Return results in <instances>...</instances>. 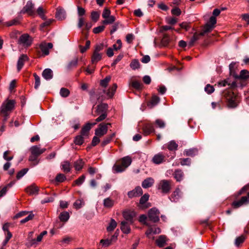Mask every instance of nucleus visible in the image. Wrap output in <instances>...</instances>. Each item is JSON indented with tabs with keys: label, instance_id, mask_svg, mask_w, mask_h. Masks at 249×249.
<instances>
[{
	"label": "nucleus",
	"instance_id": "1",
	"mask_svg": "<svg viewBox=\"0 0 249 249\" xmlns=\"http://www.w3.org/2000/svg\"><path fill=\"white\" fill-rule=\"evenodd\" d=\"M107 109L108 105L105 103L101 104L97 106L95 114L93 115L94 116H99L95 120L96 122H101L107 117Z\"/></svg>",
	"mask_w": 249,
	"mask_h": 249
},
{
	"label": "nucleus",
	"instance_id": "2",
	"mask_svg": "<svg viewBox=\"0 0 249 249\" xmlns=\"http://www.w3.org/2000/svg\"><path fill=\"white\" fill-rule=\"evenodd\" d=\"M223 96L226 99L227 106L230 108L236 107L238 105L237 96L234 92L230 90H226L223 93Z\"/></svg>",
	"mask_w": 249,
	"mask_h": 249
},
{
	"label": "nucleus",
	"instance_id": "3",
	"mask_svg": "<svg viewBox=\"0 0 249 249\" xmlns=\"http://www.w3.org/2000/svg\"><path fill=\"white\" fill-rule=\"evenodd\" d=\"M172 181L171 180L162 179L158 183L157 189L164 194H169L172 189Z\"/></svg>",
	"mask_w": 249,
	"mask_h": 249
},
{
	"label": "nucleus",
	"instance_id": "4",
	"mask_svg": "<svg viewBox=\"0 0 249 249\" xmlns=\"http://www.w3.org/2000/svg\"><path fill=\"white\" fill-rule=\"evenodd\" d=\"M16 102L14 100H6L0 107V113H9L14 108Z\"/></svg>",
	"mask_w": 249,
	"mask_h": 249
},
{
	"label": "nucleus",
	"instance_id": "5",
	"mask_svg": "<svg viewBox=\"0 0 249 249\" xmlns=\"http://www.w3.org/2000/svg\"><path fill=\"white\" fill-rule=\"evenodd\" d=\"M117 88V84L114 83L113 84L112 86L108 89V90L107 92H106V90L105 89L101 90L100 89H98L97 99H99L101 97H102L103 93H106L107 95L108 98H112L114 94H115Z\"/></svg>",
	"mask_w": 249,
	"mask_h": 249
},
{
	"label": "nucleus",
	"instance_id": "6",
	"mask_svg": "<svg viewBox=\"0 0 249 249\" xmlns=\"http://www.w3.org/2000/svg\"><path fill=\"white\" fill-rule=\"evenodd\" d=\"M20 13L23 14H27L31 16L35 15L34 4L31 1H28Z\"/></svg>",
	"mask_w": 249,
	"mask_h": 249
},
{
	"label": "nucleus",
	"instance_id": "7",
	"mask_svg": "<svg viewBox=\"0 0 249 249\" xmlns=\"http://www.w3.org/2000/svg\"><path fill=\"white\" fill-rule=\"evenodd\" d=\"M160 212L156 208H152L148 211V219L149 220L156 223L159 221Z\"/></svg>",
	"mask_w": 249,
	"mask_h": 249
},
{
	"label": "nucleus",
	"instance_id": "8",
	"mask_svg": "<svg viewBox=\"0 0 249 249\" xmlns=\"http://www.w3.org/2000/svg\"><path fill=\"white\" fill-rule=\"evenodd\" d=\"M32 43V38L28 34L22 35L18 40V44L22 45L24 47H29Z\"/></svg>",
	"mask_w": 249,
	"mask_h": 249
},
{
	"label": "nucleus",
	"instance_id": "9",
	"mask_svg": "<svg viewBox=\"0 0 249 249\" xmlns=\"http://www.w3.org/2000/svg\"><path fill=\"white\" fill-rule=\"evenodd\" d=\"M149 198V195L148 194H145L141 197L139 203L137 205L138 207L141 209H145L150 207V204L147 202Z\"/></svg>",
	"mask_w": 249,
	"mask_h": 249
},
{
	"label": "nucleus",
	"instance_id": "10",
	"mask_svg": "<svg viewBox=\"0 0 249 249\" xmlns=\"http://www.w3.org/2000/svg\"><path fill=\"white\" fill-rule=\"evenodd\" d=\"M108 124H110V123L100 124L99 125V127L95 129V135L101 137L105 135L107 132Z\"/></svg>",
	"mask_w": 249,
	"mask_h": 249
},
{
	"label": "nucleus",
	"instance_id": "11",
	"mask_svg": "<svg viewBox=\"0 0 249 249\" xmlns=\"http://www.w3.org/2000/svg\"><path fill=\"white\" fill-rule=\"evenodd\" d=\"M249 202V192L247 194V196H242L238 201H233L231 205L234 209H237L244 204Z\"/></svg>",
	"mask_w": 249,
	"mask_h": 249
},
{
	"label": "nucleus",
	"instance_id": "12",
	"mask_svg": "<svg viewBox=\"0 0 249 249\" xmlns=\"http://www.w3.org/2000/svg\"><path fill=\"white\" fill-rule=\"evenodd\" d=\"M123 215L125 219V221L129 222V223H133V218L135 216L136 214L134 211L126 210L123 212Z\"/></svg>",
	"mask_w": 249,
	"mask_h": 249
},
{
	"label": "nucleus",
	"instance_id": "13",
	"mask_svg": "<svg viewBox=\"0 0 249 249\" xmlns=\"http://www.w3.org/2000/svg\"><path fill=\"white\" fill-rule=\"evenodd\" d=\"M53 47V44L52 43L42 42L40 45L39 48L42 53L45 55L49 54V49H52Z\"/></svg>",
	"mask_w": 249,
	"mask_h": 249
},
{
	"label": "nucleus",
	"instance_id": "14",
	"mask_svg": "<svg viewBox=\"0 0 249 249\" xmlns=\"http://www.w3.org/2000/svg\"><path fill=\"white\" fill-rule=\"evenodd\" d=\"M142 194V190L140 186L136 187L134 190L129 191L127 193L129 198L139 196Z\"/></svg>",
	"mask_w": 249,
	"mask_h": 249
},
{
	"label": "nucleus",
	"instance_id": "15",
	"mask_svg": "<svg viewBox=\"0 0 249 249\" xmlns=\"http://www.w3.org/2000/svg\"><path fill=\"white\" fill-rule=\"evenodd\" d=\"M28 60V57L26 54H21L18 58L17 62V70L19 71L23 67L24 63Z\"/></svg>",
	"mask_w": 249,
	"mask_h": 249
},
{
	"label": "nucleus",
	"instance_id": "16",
	"mask_svg": "<svg viewBox=\"0 0 249 249\" xmlns=\"http://www.w3.org/2000/svg\"><path fill=\"white\" fill-rule=\"evenodd\" d=\"M133 223H129L128 222L123 221L121 223L120 229L122 232L124 234H128L131 231L130 225Z\"/></svg>",
	"mask_w": 249,
	"mask_h": 249
},
{
	"label": "nucleus",
	"instance_id": "17",
	"mask_svg": "<svg viewBox=\"0 0 249 249\" xmlns=\"http://www.w3.org/2000/svg\"><path fill=\"white\" fill-rule=\"evenodd\" d=\"M97 122L94 123H87L85 125L83 126L81 130V134L83 136H88L89 133L92 126H93L96 124Z\"/></svg>",
	"mask_w": 249,
	"mask_h": 249
},
{
	"label": "nucleus",
	"instance_id": "18",
	"mask_svg": "<svg viewBox=\"0 0 249 249\" xmlns=\"http://www.w3.org/2000/svg\"><path fill=\"white\" fill-rule=\"evenodd\" d=\"M30 150L31 154H33V155H35L38 157L46 151V149H41L38 147V146L34 145L30 148Z\"/></svg>",
	"mask_w": 249,
	"mask_h": 249
},
{
	"label": "nucleus",
	"instance_id": "19",
	"mask_svg": "<svg viewBox=\"0 0 249 249\" xmlns=\"http://www.w3.org/2000/svg\"><path fill=\"white\" fill-rule=\"evenodd\" d=\"M165 158L164 155L162 153H159L153 157L152 161L156 164H159L165 161Z\"/></svg>",
	"mask_w": 249,
	"mask_h": 249
},
{
	"label": "nucleus",
	"instance_id": "20",
	"mask_svg": "<svg viewBox=\"0 0 249 249\" xmlns=\"http://www.w3.org/2000/svg\"><path fill=\"white\" fill-rule=\"evenodd\" d=\"M143 133L145 136L149 135L155 131L153 125L151 124H146L142 127Z\"/></svg>",
	"mask_w": 249,
	"mask_h": 249
},
{
	"label": "nucleus",
	"instance_id": "21",
	"mask_svg": "<svg viewBox=\"0 0 249 249\" xmlns=\"http://www.w3.org/2000/svg\"><path fill=\"white\" fill-rule=\"evenodd\" d=\"M184 175L183 172L180 169L175 170L174 173L173 174L174 178L178 182H180L183 180Z\"/></svg>",
	"mask_w": 249,
	"mask_h": 249
},
{
	"label": "nucleus",
	"instance_id": "22",
	"mask_svg": "<svg viewBox=\"0 0 249 249\" xmlns=\"http://www.w3.org/2000/svg\"><path fill=\"white\" fill-rule=\"evenodd\" d=\"M160 98L156 95H153L151 100L147 103V107L150 108H152L156 106L160 102Z\"/></svg>",
	"mask_w": 249,
	"mask_h": 249
},
{
	"label": "nucleus",
	"instance_id": "23",
	"mask_svg": "<svg viewBox=\"0 0 249 249\" xmlns=\"http://www.w3.org/2000/svg\"><path fill=\"white\" fill-rule=\"evenodd\" d=\"M149 228L145 232V234L147 237H149V236L151 234H159L161 232V230L158 227H151L150 225Z\"/></svg>",
	"mask_w": 249,
	"mask_h": 249
},
{
	"label": "nucleus",
	"instance_id": "24",
	"mask_svg": "<svg viewBox=\"0 0 249 249\" xmlns=\"http://www.w3.org/2000/svg\"><path fill=\"white\" fill-rule=\"evenodd\" d=\"M227 85L230 86V88L231 89L234 88L236 87V82L235 81H233L231 83L229 78L219 81L218 83V85L219 86L225 87Z\"/></svg>",
	"mask_w": 249,
	"mask_h": 249
},
{
	"label": "nucleus",
	"instance_id": "25",
	"mask_svg": "<svg viewBox=\"0 0 249 249\" xmlns=\"http://www.w3.org/2000/svg\"><path fill=\"white\" fill-rule=\"evenodd\" d=\"M198 150L197 148H192L184 150L183 152L184 155L186 156L194 157L197 155Z\"/></svg>",
	"mask_w": 249,
	"mask_h": 249
},
{
	"label": "nucleus",
	"instance_id": "26",
	"mask_svg": "<svg viewBox=\"0 0 249 249\" xmlns=\"http://www.w3.org/2000/svg\"><path fill=\"white\" fill-rule=\"evenodd\" d=\"M39 188L35 184H32L26 188V191L30 195L37 194Z\"/></svg>",
	"mask_w": 249,
	"mask_h": 249
},
{
	"label": "nucleus",
	"instance_id": "27",
	"mask_svg": "<svg viewBox=\"0 0 249 249\" xmlns=\"http://www.w3.org/2000/svg\"><path fill=\"white\" fill-rule=\"evenodd\" d=\"M154 183V180L153 178H148L142 181V186L144 188H148L151 187Z\"/></svg>",
	"mask_w": 249,
	"mask_h": 249
},
{
	"label": "nucleus",
	"instance_id": "28",
	"mask_svg": "<svg viewBox=\"0 0 249 249\" xmlns=\"http://www.w3.org/2000/svg\"><path fill=\"white\" fill-rule=\"evenodd\" d=\"M180 190L177 188L171 196L170 199L172 201L176 202L180 197Z\"/></svg>",
	"mask_w": 249,
	"mask_h": 249
},
{
	"label": "nucleus",
	"instance_id": "29",
	"mask_svg": "<svg viewBox=\"0 0 249 249\" xmlns=\"http://www.w3.org/2000/svg\"><path fill=\"white\" fill-rule=\"evenodd\" d=\"M42 76L46 80H50L53 77V72L51 69H46L42 73Z\"/></svg>",
	"mask_w": 249,
	"mask_h": 249
},
{
	"label": "nucleus",
	"instance_id": "30",
	"mask_svg": "<svg viewBox=\"0 0 249 249\" xmlns=\"http://www.w3.org/2000/svg\"><path fill=\"white\" fill-rule=\"evenodd\" d=\"M203 36V35H201V33L199 34L195 33L188 43L189 47H192L194 45L196 41L199 39L200 36Z\"/></svg>",
	"mask_w": 249,
	"mask_h": 249
},
{
	"label": "nucleus",
	"instance_id": "31",
	"mask_svg": "<svg viewBox=\"0 0 249 249\" xmlns=\"http://www.w3.org/2000/svg\"><path fill=\"white\" fill-rule=\"evenodd\" d=\"M166 237L165 235H160L159 238L156 240V243L158 246L159 247H163L166 244Z\"/></svg>",
	"mask_w": 249,
	"mask_h": 249
},
{
	"label": "nucleus",
	"instance_id": "32",
	"mask_svg": "<svg viewBox=\"0 0 249 249\" xmlns=\"http://www.w3.org/2000/svg\"><path fill=\"white\" fill-rule=\"evenodd\" d=\"M20 23V20L18 17L12 20L3 23V25L6 27L15 26Z\"/></svg>",
	"mask_w": 249,
	"mask_h": 249
},
{
	"label": "nucleus",
	"instance_id": "33",
	"mask_svg": "<svg viewBox=\"0 0 249 249\" xmlns=\"http://www.w3.org/2000/svg\"><path fill=\"white\" fill-rule=\"evenodd\" d=\"M66 13L62 8H57L56 10L55 17L59 20H62L65 18Z\"/></svg>",
	"mask_w": 249,
	"mask_h": 249
},
{
	"label": "nucleus",
	"instance_id": "34",
	"mask_svg": "<svg viewBox=\"0 0 249 249\" xmlns=\"http://www.w3.org/2000/svg\"><path fill=\"white\" fill-rule=\"evenodd\" d=\"M104 206L106 208H111L114 205V201L110 197H107L104 200Z\"/></svg>",
	"mask_w": 249,
	"mask_h": 249
},
{
	"label": "nucleus",
	"instance_id": "35",
	"mask_svg": "<svg viewBox=\"0 0 249 249\" xmlns=\"http://www.w3.org/2000/svg\"><path fill=\"white\" fill-rule=\"evenodd\" d=\"M102 58V54L99 53L94 52L91 57V62L92 64L96 63Z\"/></svg>",
	"mask_w": 249,
	"mask_h": 249
},
{
	"label": "nucleus",
	"instance_id": "36",
	"mask_svg": "<svg viewBox=\"0 0 249 249\" xmlns=\"http://www.w3.org/2000/svg\"><path fill=\"white\" fill-rule=\"evenodd\" d=\"M115 133H113L111 135L107 136L104 139V140L102 142L101 144V146L102 147H104L105 146L111 142L112 139L115 137Z\"/></svg>",
	"mask_w": 249,
	"mask_h": 249
},
{
	"label": "nucleus",
	"instance_id": "37",
	"mask_svg": "<svg viewBox=\"0 0 249 249\" xmlns=\"http://www.w3.org/2000/svg\"><path fill=\"white\" fill-rule=\"evenodd\" d=\"M84 164L82 159H79L74 162V167L76 170L80 171L82 169Z\"/></svg>",
	"mask_w": 249,
	"mask_h": 249
},
{
	"label": "nucleus",
	"instance_id": "38",
	"mask_svg": "<svg viewBox=\"0 0 249 249\" xmlns=\"http://www.w3.org/2000/svg\"><path fill=\"white\" fill-rule=\"evenodd\" d=\"M132 162L131 159L130 157L126 156L123 158L121 160V164L126 168L128 167Z\"/></svg>",
	"mask_w": 249,
	"mask_h": 249
},
{
	"label": "nucleus",
	"instance_id": "39",
	"mask_svg": "<svg viewBox=\"0 0 249 249\" xmlns=\"http://www.w3.org/2000/svg\"><path fill=\"white\" fill-rule=\"evenodd\" d=\"M38 156L33 155L31 153L30 156L29 158V160L32 162V166H36L39 162V160L38 159Z\"/></svg>",
	"mask_w": 249,
	"mask_h": 249
},
{
	"label": "nucleus",
	"instance_id": "40",
	"mask_svg": "<svg viewBox=\"0 0 249 249\" xmlns=\"http://www.w3.org/2000/svg\"><path fill=\"white\" fill-rule=\"evenodd\" d=\"M62 169L64 172L68 173L71 170V164L69 161H64L61 163Z\"/></svg>",
	"mask_w": 249,
	"mask_h": 249
},
{
	"label": "nucleus",
	"instance_id": "41",
	"mask_svg": "<svg viewBox=\"0 0 249 249\" xmlns=\"http://www.w3.org/2000/svg\"><path fill=\"white\" fill-rule=\"evenodd\" d=\"M213 28L214 26L213 25H211L209 23H206L201 32V35L204 36L205 33L210 32Z\"/></svg>",
	"mask_w": 249,
	"mask_h": 249
},
{
	"label": "nucleus",
	"instance_id": "42",
	"mask_svg": "<svg viewBox=\"0 0 249 249\" xmlns=\"http://www.w3.org/2000/svg\"><path fill=\"white\" fill-rule=\"evenodd\" d=\"M111 80V76L108 75L107 76L104 78L100 81V85L103 88H106L107 87L108 83Z\"/></svg>",
	"mask_w": 249,
	"mask_h": 249
},
{
	"label": "nucleus",
	"instance_id": "43",
	"mask_svg": "<svg viewBox=\"0 0 249 249\" xmlns=\"http://www.w3.org/2000/svg\"><path fill=\"white\" fill-rule=\"evenodd\" d=\"M60 221L63 222H66L70 218V215L68 212H63L60 213L59 216Z\"/></svg>",
	"mask_w": 249,
	"mask_h": 249
},
{
	"label": "nucleus",
	"instance_id": "44",
	"mask_svg": "<svg viewBox=\"0 0 249 249\" xmlns=\"http://www.w3.org/2000/svg\"><path fill=\"white\" fill-rule=\"evenodd\" d=\"M78 64V58H75L70 61L67 65V69L69 70L77 67Z\"/></svg>",
	"mask_w": 249,
	"mask_h": 249
},
{
	"label": "nucleus",
	"instance_id": "45",
	"mask_svg": "<svg viewBox=\"0 0 249 249\" xmlns=\"http://www.w3.org/2000/svg\"><path fill=\"white\" fill-rule=\"evenodd\" d=\"M117 226V222L113 219H111L109 226L107 227V229L108 231H113Z\"/></svg>",
	"mask_w": 249,
	"mask_h": 249
},
{
	"label": "nucleus",
	"instance_id": "46",
	"mask_svg": "<svg viewBox=\"0 0 249 249\" xmlns=\"http://www.w3.org/2000/svg\"><path fill=\"white\" fill-rule=\"evenodd\" d=\"M178 147V144L174 141L170 142L167 146L168 149L170 151L176 150Z\"/></svg>",
	"mask_w": 249,
	"mask_h": 249
},
{
	"label": "nucleus",
	"instance_id": "47",
	"mask_svg": "<svg viewBox=\"0 0 249 249\" xmlns=\"http://www.w3.org/2000/svg\"><path fill=\"white\" fill-rule=\"evenodd\" d=\"M126 168L122 164H115L113 167V169L116 173L122 172Z\"/></svg>",
	"mask_w": 249,
	"mask_h": 249
},
{
	"label": "nucleus",
	"instance_id": "48",
	"mask_svg": "<svg viewBox=\"0 0 249 249\" xmlns=\"http://www.w3.org/2000/svg\"><path fill=\"white\" fill-rule=\"evenodd\" d=\"M249 77V71L246 70H243L240 71L238 78L242 79H247Z\"/></svg>",
	"mask_w": 249,
	"mask_h": 249
},
{
	"label": "nucleus",
	"instance_id": "49",
	"mask_svg": "<svg viewBox=\"0 0 249 249\" xmlns=\"http://www.w3.org/2000/svg\"><path fill=\"white\" fill-rule=\"evenodd\" d=\"M70 94V91L68 89L62 88L60 89V94L62 97L64 98L67 97L68 96H69Z\"/></svg>",
	"mask_w": 249,
	"mask_h": 249
},
{
	"label": "nucleus",
	"instance_id": "50",
	"mask_svg": "<svg viewBox=\"0 0 249 249\" xmlns=\"http://www.w3.org/2000/svg\"><path fill=\"white\" fill-rule=\"evenodd\" d=\"M66 179V176L61 173L58 174L55 178V181L58 182H63Z\"/></svg>",
	"mask_w": 249,
	"mask_h": 249
},
{
	"label": "nucleus",
	"instance_id": "51",
	"mask_svg": "<svg viewBox=\"0 0 249 249\" xmlns=\"http://www.w3.org/2000/svg\"><path fill=\"white\" fill-rule=\"evenodd\" d=\"M74 143L76 145H80L84 142L83 136L81 134L77 136L74 139Z\"/></svg>",
	"mask_w": 249,
	"mask_h": 249
},
{
	"label": "nucleus",
	"instance_id": "52",
	"mask_svg": "<svg viewBox=\"0 0 249 249\" xmlns=\"http://www.w3.org/2000/svg\"><path fill=\"white\" fill-rule=\"evenodd\" d=\"M246 237L244 235H242L235 239V245L236 246H239L241 244L243 243L245 241Z\"/></svg>",
	"mask_w": 249,
	"mask_h": 249
},
{
	"label": "nucleus",
	"instance_id": "53",
	"mask_svg": "<svg viewBox=\"0 0 249 249\" xmlns=\"http://www.w3.org/2000/svg\"><path fill=\"white\" fill-rule=\"evenodd\" d=\"M191 160L190 158H182L180 159V163L182 166L188 165L189 166L191 164Z\"/></svg>",
	"mask_w": 249,
	"mask_h": 249
},
{
	"label": "nucleus",
	"instance_id": "54",
	"mask_svg": "<svg viewBox=\"0 0 249 249\" xmlns=\"http://www.w3.org/2000/svg\"><path fill=\"white\" fill-rule=\"evenodd\" d=\"M140 63L137 59H134L132 61L130 64V67L133 70H136L140 68Z\"/></svg>",
	"mask_w": 249,
	"mask_h": 249
},
{
	"label": "nucleus",
	"instance_id": "55",
	"mask_svg": "<svg viewBox=\"0 0 249 249\" xmlns=\"http://www.w3.org/2000/svg\"><path fill=\"white\" fill-rule=\"evenodd\" d=\"M28 168H24L19 171L17 175L16 178L17 179H19L20 178H21L23 176H24L28 172Z\"/></svg>",
	"mask_w": 249,
	"mask_h": 249
},
{
	"label": "nucleus",
	"instance_id": "56",
	"mask_svg": "<svg viewBox=\"0 0 249 249\" xmlns=\"http://www.w3.org/2000/svg\"><path fill=\"white\" fill-rule=\"evenodd\" d=\"M148 218V217L145 214H142L139 217V221L144 225L149 226V224L146 221V219Z\"/></svg>",
	"mask_w": 249,
	"mask_h": 249
},
{
	"label": "nucleus",
	"instance_id": "57",
	"mask_svg": "<svg viewBox=\"0 0 249 249\" xmlns=\"http://www.w3.org/2000/svg\"><path fill=\"white\" fill-rule=\"evenodd\" d=\"M100 17V13L96 11H92L91 13V18L94 21L96 22L99 19Z\"/></svg>",
	"mask_w": 249,
	"mask_h": 249
},
{
	"label": "nucleus",
	"instance_id": "58",
	"mask_svg": "<svg viewBox=\"0 0 249 249\" xmlns=\"http://www.w3.org/2000/svg\"><path fill=\"white\" fill-rule=\"evenodd\" d=\"M130 84L133 88L136 89H140L142 87V84L138 81H133Z\"/></svg>",
	"mask_w": 249,
	"mask_h": 249
},
{
	"label": "nucleus",
	"instance_id": "59",
	"mask_svg": "<svg viewBox=\"0 0 249 249\" xmlns=\"http://www.w3.org/2000/svg\"><path fill=\"white\" fill-rule=\"evenodd\" d=\"M115 20V18L113 16H109V17L103 21V23L105 24H111Z\"/></svg>",
	"mask_w": 249,
	"mask_h": 249
},
{
	"label": "nucleus",
	"instance_id": "60",
	"mask_svg": "<svg viewBox=\"0 0 249 249\" xmlns=\"http://www.w3.org/2000/svg\"><path fill=\"white\" fill-rule=\"evenodd\" d=\"M33 75L35 79V88L37 89L40 84V79L36 73H34Z\"/></svg>",
	"mask_w": 249,
	"mask_h": 249
},
{
	"label": "nucleus",
	"instance_id": "61",
	"mask_svg": "<svg viewBox=\"0 0 249 249\" xmlns=\"http://www.w3.org/2000/svg\"><path fill=\"white\" fill-rule=\"evenodd\" d=\"M85 175H82L74 181L75 184L78 186L81 185L85 181Z\"/></svg>",
	"mask_w": 249,
	"mask_h": 249
},
{
	"label": "nucleus",
	"instance_id": "62",
	"mask_svg": "<svg viewBox=\"0 0 249 249\" xmlns=\"http://www.w3.org/2000/svg\"><path fill=\"white\" fill-rule=\"evenodd\" d=\"M205 91L209 94H210L214 92V88L210 84H207L204 89Z\"/></svg>",
	"mask_w": 249,
	"mask_h": 249
},
{
	"label": "nucleus",
	"instance_id": "63",
	"mask_svg": "<svg viewBox=\"0 0 249 249\" xmlns=\"http://www.w3.org/2000/svg\"><path fill=\"white\" fill-rule=\"evenodd\" d=\"M37 14L43 19H46V17L44 15V11L42 7H39L36 11Z\"/></svg>",
	"mask_w": 249,
	"mask_h": 249
},
{
	"label": "nucleus",
	"instance_id": "64",
	"mask_svg": "<svg viewBox=\"0 0 249 249\" xmlns=\"http://www.w3.org/2000/svg\"><path fill=\"white\" fill-rule=\"evenodd\" d=\"M155 124L157 125L158 127H159L160 128H163L165 126V124L164 122L160 119H157L155 121Z\"/></svg>",
	"mask_w": 249,
	"mask_h": 249
}]
</instances>
